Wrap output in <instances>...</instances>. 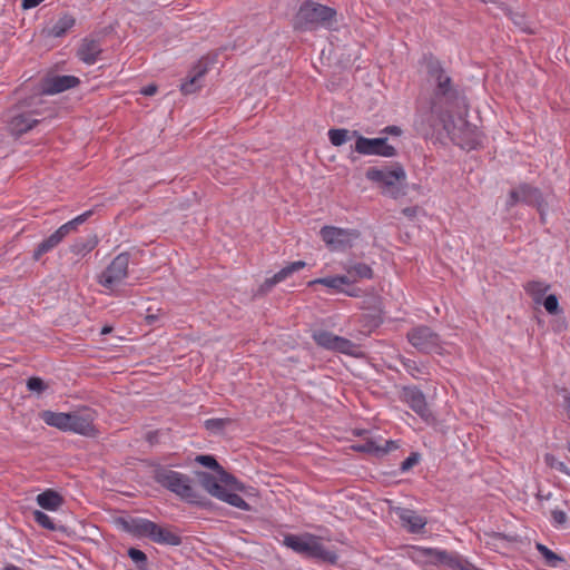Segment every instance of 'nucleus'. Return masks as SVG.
Here are the masks:
<instances>
[{"mask_svg": "<svg viewBox=\"0 0 570 570\" xmlns=\"http://www.w3.org/2000/svg\"><path fill=\"white\" fill-rule=\"evenodd\" d=\"M525 291L527 293H529L530 295L533 296L534 301L535 302H539L540 298L546 294V292L549 289V285L543 283V282H539V281H532V282H529L527 285H525Z\"/></svg>", "mask_w": 570, "mask_h": 570, "instance_id": "obj_38", "label": "nucleus"}, {"mask_svg": "<svg viewBox=\"0 0 570 570\" xmlns=\"http://www.w3.org/2000/svg\"><path fill=\"white\" fill-rule=\"evenodd\" d=\"M336 16L337 12L334 8L306 1L301 4L295 16L294 28L297 30L332 29L336 23Z\"/></svg>", "mask_w": 570, "mask_h": 570, "instance_id": "obj_2", "label": "nucleus"}, {"mask_svg": "<svg viewBox=\"0 0 570 570\" xmlns=\"http://www.w3.org/2000/svg\"><path fill=\"white\" fill-rule=\"evenodd\" d=\"M76 23L75 18L69 13L60 16L50 27L47 29V36L53 38H60L65 36Z\"/></svg>", "mask_w": 570, "mask_h": 570, "instance_id": "obj_28", "label": "nucleus"}, {"mask_svg": "<svg viewBox=\"0 0 570 570\" xmlns=\"http://www.w3.org/2000/svg\"><path fill=\"white\" fill-rule=\"evenodd\" d=\"M2 570H21V569L14 564H7Z\"/></svg>", "mask_w": 570, "mask_h": 570, "instance_id": "obj_54", "label": "nucleus"}, {"mask_svg": "<svg viewBox=\"0 0 570 570\" xmlns=\"http://www.w3.org/2000/svg\"><path fill=\"white\" fill-rule=\"evenodd\" d=\"M92 212L87 210L82 213L81 215L75 217L73 219L61 225L55 234L58 236V238L62 242L71 232L77 230V228L83 224L90 216Z\"/></svg>", "mask_w": 570, "mask_h": 570, "instance_id": "obj_31", "label": "nucleus"}, {"mask_svg": "<svg viewBox=\"0 0 570 570\" xmlns=\"http://www.w3.org/2000/svg\"><path fill=\"white\" fill-rule=\"evenodd\" d=\"M403 366L405 371L412 375L414 379H421L424 374H426L425 367L421 366L414 360L406 358L403 361Z\"/></svg>", "mask_w": 570, "mask_h": 570, "instance_id": "obj_40", "label": "nucleus"}, {"mask_svg": "<svg viewBox=\"0 0 570 570\" xmlns=\"http://www.w3.org/2000/svg\"><path fill=\"white\" fill-rule=\"evenodd\" d=\"M94 246L95 244L86 245L82 240H78L72 245L71 250L75 254L80 255L90 252L94 248Z\"/></svg>", "mask_w": 570, "mask_h": 570, "instance_id": "obj_48", "label": "nucleus"}, {"mask_svg": "<svg viewBox=\"0 0 570 570\" xmlns=\"http://www.w3.org/2000/svg\"><path fill=\"white\" fill-rule=\"evenodd\" d=\"M33 520L42 528L47 530H56V524L53 520L40 510H36L32 512Z\"/></svg>", "mask_w": 570, "mask_h": 570, "instance_id": "obj_41", "label": "nucleus"}, {"mask_svg": "<svg viewBox=\"0 0 570 570\" xmlns=\"http://www.w3.org/2000/svg\"><path fill=\"white\" fill-rule=\"evenodd\" d=\"M396 448L397 445L394 441H385L384 445L377 444L374 441H367L362 446V450L375 453H387L389 451L394 450Z\"/></svg>", "mask_w": 570, "mask_h": 570, "instance_id": "obj_39", "label": "nucleus"}, {"mask_svg": "<svg viewBox=\"0 0 570 570\" xmlns=\"http://www.w3.org/2000/svg\"><path fill=\"white\" fill-rule=\"evenodd\" d=\"M92 212L87 210L82 213L81 215L75 217L73 219L61 225L55 234L58 236V238L62 242L71 232L77 230V228L83 224L90 216Z\"/></svg>", "mask_w": 570, "mask_h": 570, "instance_id": "obj_33", "label": "nucleus"}, {"mask_svg": "<svg viewBox=\"0 0 570 570\" xmlns=\"http://www.w3.org/2000/svg\"><path fill=\"white\" fill-rule=\"evenodd\" d=\"M409 558L421 567L446 566L455 570H468L469 562L459 553L440 548L412 546L407 551Z\"/></svg>", "mask_w": 570, "mask_h": 570, "instance_id": "obj_3", "label": "nucleus"}, {"mask_svg": "<svg viewBox=\"0 0 570 570\" xmlns=\"http://www.w3.org/2000/svg\"><path fill=\"white\" fill-rule=\"evenodd\" d=\"M563 410L566 411L567 417L570 421V393L563 395Z\"/></svg>", "mask_w": 570, "mask_h": 570, "instance_id": "obj_50", "label": "nucleus"}, {"mask_svg": "<svg viewBox=\"0 0 570 570\" xmlns=\"http://www.w3.org/2000/svg\"><path fill=\"white\" fill-rule=\"evenodd\" d=\"M419 462V455L416 453H413L411 454L409 458H406L402 464H401V469L402 471H407L410 470L414 464H416Z\"/></svg>", "mask_w": 570, "mask_h": 570, "instance_id": "obj_49", "label": "nucleus"}, {"mask_svg": "<svg viewBox=\"0 0 570 570\" xmlns=\"http://www.w3.org/2000/svg\"><path fill=\"white\" fill-rule=\"evenodd\" d=\"M384 132L399 136L401 134V129L396 126H389L384 129Z\"/></svg>", "mask_w": 570, "mask_h": 570, "instance_id": "obj_52", "label": "nucleus"}, {"mask_svg": "<svg viewBox=\"0 0 570 570\" xmlns=\"http://www.w3.org/2000/svg\"><path fill=\"white\" fill-rule=\"evenodd\" d=\"M366 178L377 184L384 194L397 198L402 194V186L406 179V174L401 166L392 168L372 167L367 169Z\"/></svg>", "mask_w": 570, "mask_h": 570, "instance_id": "obj_5", "label": "nucleus"}, {"mask_svg": "<svg viewBox=\"0 0 570 570\" xmlns=\"http://www.w3.org/2000/svg\"><path fill=\"white\" fill-rule=\"evenodd\" d=\"M150 540L159 544L179 546L181 539L178 534L170 531L168 528L160 527L155 523V529L150 535Z\"/></svg>", "mask_w": 570, "mask_h": 570, "instance_id": "obj_29", "label": "nucleus"}, {"mask_svg": "<svg viewBox=\"0 0 570 570\" xmlns=\"http://www.w3.org/2000/svg\"><path fill=\"white\" fill-rule=\"evenodd\" d=\"M79 79L75 76H55L47 80L46 92L53 95L59 94L78 85Z\"/></svg>", "mask_w": 570, "mask_h": 570, "instance_id": "obj_23", "label": "nucleus"}, {"mask_svg": "<svg viewBox=\"0 0 570 570\" xmlns=\"http://www.w3.org/2000/svg\"><path fill=\"white\" fill-rule=\"evenodd\" d=\"M40 417L47 425L56 428L60 431L67 432L69 429V413L47 410L40 413Z\"/></svg>", "mask_w": 570, "mask_h": 570, "instance_id": "obj_30", "label": "nucleus"}, {"mask_svg": "<svg viewBox=\"0 0 570 570\" xmlns=\"http://www.w3.org/2000/svg\"><path fill=\"white\" fill-rule=\"evenodd\" d=\"M407 340L413 347L423 353H441L440 336L430 327L421 325L407 333Z\"/></svg>", "mask_w": 570, "mask_h": 570, "instance_id": "obj_10", "label": "nucleus"}, {"mask_svg": "<svg viewBox=\"0 0 570 570\" xmlns=\"http://www.w3.org/2000/svg\"><path fill=\"white\" fill-rule=\"evenodd\" d=\"M219 500L230 504L232 507H235L237 509L248 511L250 510L249 504L237 493L230 491L229 489L225 488Z\"/></svg>", "mask_w": 570, "mask_h": 570, "instance_id": "obj_35", "label": "nucleus"}, {"mask_svg": "<svg viewBox=\"0 0 570 570\" xmlns=\"http://www.w3.org/2000/svg\"><path fill=\"white\" fill-rule=\"evenodd\" d=\"M444 129L451 139L463 148L473 149L480 144V135L475 126L469 124L465 119L459 118L458 122L446 121Z\"/></svg>", "mask_w": 570, "mask_h": 570, "instance_id": "obj_9", "label": "nucleus"}, {"mask_svg": "<svg viewBox=\"0 0 570 570\" xmlns=\"http://www.w3.org/2000/svg\"><path fill=\"white\" fill-rule=\"evenodd\" d=\"M544 461L547 465H549L550 468L556 469L559 472L570 476V468L564 462L559 461L554 455L546 454Z\"/></svg>", "mask_w": 570, "mask_h": 570, "instance_id": "obj_42", "label": "nucleus"}, {"mask_svg": "<svg viewBox=\"0 0 570 570\" xmlns=\"http://www.w3.org/2000/svg\"><path fill=\"white\" fill-rule=\"evenodd\" d=\"M157 91V87L155 85L146 86L141 89V94L145 96H153Z\"/></svg>", "mask_w": 570, "mask_h": 570, "instance_id": "obj_51", "label": "nucleus"}, {"mask_svg": "<svg viewBox=\"0 0 570 570\" xmlns=\"http://www.w3.org/2000/svg\"><path fill=\"white\" fill-rule=\"evenodd\" d=\"M154 479L161 487L175 493L189 503H199L198 495L191 485L188 475L174 471L166 466H158L154 470Z\"/></svg>", "mask_w": 570, "mask_h": 570, "instance_id": "obj_4", "label": "nucleus"}, {"mask_svg": "<svg viewBox=\"0 0 570 570\" xmlns=\"http://www.w3.org/2000/svg\"><path fill=\"white\" fill-rule=\"evenodd\" d=\"M328 139L333 146L340 147L347 142L352 137L358 136L357 131H350L344 128L338 129H330L328 132Z\"/></svg>", "mask_w": 570, "mask_h": 570, "instance_id": "obj_34", "label": "nucleus"}, {"mask_svg": "<svg viewBox=\"0 0 570 570\" xmlns=\"http://www.w3.org/2000/svg\"><path fill=\"white\" fill-rule=\"evenodd\" d=\"M38 505L48 511H57L63 504V498L53 490H46L36 498Z\"/></svg>", "mask_w": 570, "mask_h": 570, "instance_id": "obj_27", "label": "nucleus"}, {"mask_svg": "<svg viewBox=\"0 0 570 570\" xmlns=\"http://www.w3.org/2000/svg\"><path fill=\"white\" fill-rule=\"evenodd\" d=\"M227 420L224 419H209L205 421L207 430L213 432H219L226 426Z\"/></svg>", "mask_w": 570, "mask_h": 570, "instance_id": "obj_46", "label": "nucleus"}, {"mask_svg": "<svg viewBox=\"0 0 570 570\" xmlns=\"http://www.w3.org/2000/svg\"><path fill=\"white\" fill-rule=\"evenodd\" d=\"M92 212L87 210L82 213L81 215L75 217L73 219L61 225L55 234L58 236V238L62 242L71 232L77 230V228L83 224L90 216Z\"/></svg>", "mask_w": 570, "mask_h": 570, "instance_id": "obj_32", "label": "nucleus"}, {"mask_svg": "<svg viewBox=\"0 0 570 570\" xmlns=\"http://www.w3.org/2000/svg\"><path fill=\"white\" fill-rule=\"evenodd\" d=\"M97 412L90 407H81L69 412L68 431L87 438H95L99 431L96 428Z\"/></svg>", "mask_w": 570, "mask_h": 570, "instance_id": "obj_7", "label": "nucleus"}, {"mask_svg": "<svg viewBox=\"0 0 570 570\" xmlns=\"http://www.w3.org/2000/svg\"><path fill=\"white\" fill-rule=\"evenodd\" d=\"M518 203L537 206L541 214L542 220L544 219L543 197L538 188L528 184H521L517 188L512 189L509 194L507 205L508 207H513Z\"/></svg>", "mask_w": 570, "mask_h": 570, "instance_id": "obj_11", "label": "nucleus"}, {"mask_svg": "<svg viewBox=\"0 0 570 570\" xmlns=\"http://www.w3.org/2000/svg\"><path fill=\"white\" fill-rule=\"evenodd\" d=\"M156 320H157V316H156V315H154V314H150V315H147V316H146V321H147V323H148L149 325L154 324Z\"/></svg>", "mask_w": 570, "mask_h": 570, "instance_id": "obj_53", "label": "nucleus"}, {"mask_svg": "<svg viewBox=\"0 0 570 570\" xmlns=\"http://www.w3.org/2000/svg\"><path fill=\"white\" fill-rule=\"evenodd\" d=\"M283 544L295 553L305 558L316 559L335 564L338 556L335 551L327 549L321 537L305 532L302 534H286Z\"/></svg>", "mask_w": 570, "mask_h": 570, "instance_id": "obj_1", "label": "nucleus"}, {"mask_svg": "<svg viewBox=\"0 0 570 570\" xmlns=\"http://www.w3.org/2000/svg\"><path fill=\"white\" fill-rule=\"evenodd\" d=\"M128 556L135 563H145L147 561L146 554L136 548H130L128 550Z\"/></svg>", "mask_w": 570, "mask_h": 570, "instance_id": "obj_47", "label": "nucleus"}, {"mask_svg": "<svg viewBox=\"0 0 570 570\" xmlns=\"http://www.w3.org/2000/svg\"><path fill=\"white\" fill-rule=\"evenodd\" d=\"M196 462L202 464L203 466H206L208 469H212L217 472V475L220 476V481L225 484H239L237 480L229 473H227L216 461V459L212 455H197Z\"/></svg>", "mask_w": 570, "mask_h": 570, "instance_id": "obj_24", "label": "nucleus"}, {"mask_svg": "<svg viewBox=\"0 0 570 570\" xmlns=\"http://www.w3.org/2000/svg\"><path fill=\"white\" fill-rule=\"evenodd\" d=\"M551 523L557 529L566 528L568 523V515L563 510L558 508L551 511Z\"/></svg>", "mask_w": 570, "mask_h": 570, "instance_id": "obj_43", "label": "nucleus"}, {"mask_svg": "<svg viewBox=\"0 0 570 570\" xmlns=\"http://www.w3.org/2000/svg\"><path fill=\"white\" fill-rule=\"evenodd\" d=\"M343 269L346 272L344 277H350L348 285H352L360 279H371L373 277L372 267L362 262H346L343 264Z\"/></svg>", "mask_w": 570, "mask_h": 570, "instance_id": "obj_21", "label": "nucleus"}, {"mask_svg": "<svg viewBox=\"0 0 570 570\" xmlns=\"http://www.w3.org/2000/svg\"><path fill=\"white\" fill-rule=\"evenodd\" d=\"M428 73L429 79L435 85L436 96H448L451 92V78L445 75L439 61H428Z\"/></svg>", "mask_w": 570, "mask_h": 570, "instance_id": "obj_15", "label": "nucleus"}, {"mask_svg": "<svg viewBox=\"0 0 570 570\" xmlns=\"http://www.w3.org/2000/svg\"><path fill=\"white\" fill-rule=\"evenodd\" d=\"M535 549L539 551V553L543 557V559L546 560V563L549 566V567H558V564L560 562L563 561V558H561L560 556H558L557 553H554L552 550H550L547 546H544L543 543H537L535 544Z\"/></svg>", "mask_w": 570, "mask_h": 570, "instance_id": "obj_37", "label": "nucleus"}, {"mask_svg": "<svg viewBox=\"0 0 570 570\" xmlns=\"http://www.w3.org/2000/svg\"><path fill=\"white\" fill-rule=\"evenodd\" d=\"M101 51L98 40L85 38L77 50V57L87 65H94L98 61Z\"/></svg>", "mask_w": 570, "mask_h": 570, "instance_id": "obj_19", "label": "nucleus"}, {"mask_svg": "<svg viewBox=\"0 0 570 570\" xmlns=\"http://www.w3.org/2000/svg\"><path fill=\"white\" fill-rule=\"evenodd\" d=\"M198 478H199V482L202 484V487L213 497L215 498H219L220 494L223 493V491L225 490V488L228 485V484H225L224 482L220 481V476L218 475V478L212 475L210 473H207V472H200L198 473Z\"/></svg>", "mask_w": 570, "mask_h": 570, "instance_id": "obj_26", "label": "nucleus"}, {"mask_svg": "<svg viewBox=\"0 0 570 570\" xmlns=\"http://www.w3.org/2000/svg\"><path fill=\"white\" fill-rule=\"evenodd\" d=\"M305 266H306V263L304 261H296V262L289 263L288 265L283 267L281 271H278L276 274H274L272 277L266 278L265 282L261 286V291L262 292L271 291L273 286L285 281L292 274L301 271Z\"/></svg>", "mask_w": 570, "mask_h": 570, "instance_id": "obj_22", "label": "nucleus"}, {"mask_svg": "<svg viewBox=\"0 0 570 570\" xmlns=\"http://www.w3.org/2000/svg\"><path fill=\"white\" fill-rule=\"evenodd\" d=\"M110 331H111V328H110V327H104V328L101 330V334H107V333H109Z\"/></svg>", "mask_w": 570, "mask_h": 570, "instance_id": "obj_55", "label": "nucleus"}, {"mask_svg": "<svg viewBox=\"0 0 570 570\" xmlns=\"http://www.w3.org/2000/svg\"><path fill=\"white\" fill-rule=\"evenodd\" d=\"M207 72L205 62L199 61L189 72L187 80L180 85V90L184 95L196 92L203 87V78Z\"/></svg>", "mask_w": 570, "mask_h": 570, "instance_id": "obj_18", "label": "nucleus"}, {"mask_svg": "<svg viewBox=\"0 0 570 570\" xmlns=\"http://www.w3.org/2000/svg\"><path fill=\"white\" fill-rule=\"evenodd\" d=\"M312 337L318 346L330 351L352 355L357 348L352 341L324 330L314 331Z\"/></svg>", "mask_w": 570, "mask_h": 570, "instance_id": "obj_12", "label": "nucleus"}, {"mask_svg": "<svg viewBox=\"0 0 570 570\" xmlns=\"http://www.w3.org/2000/svg\"><path fill=\"white\" fill-rule=\"evenodd\" d=\"M61 240L58 238V236L55 234V232L43 239L36 248L35 250V259H39L43 254L50 252L55 247H57Z\"/></svg>", "mask_w": 570, "mask_h": 570, "instance_id": "obj_36", "label": "nucleus"}, {"mask_svg": "<svg viewBox=\"0 0 570 570\" xmlns=\"http://www.w3.org/2000/svg\"><path fill=\"white\" fill-rule=\"evenodd\" d=\"M396 514L402 523V525L410 533H420L425 528L428 520L424 515L417 513L414 510L400 508L396 510Z\"/></svg>", "mask_w": 570, "mask_h": 570, "instance_id": "obj_16", "label": "nucleus"}, {"mask_svg": "<svg viewBox=\"0 0 570 570\" xmlns=\"http://www.w3.org/2000/svg\"><path fill=\"white\" fill-rule=\"evenodd\" d=\"M350 277H344V275H335L327 276L322 278H316L308 282V286H314L316 284L326 286L331 289H334L336 293H343L347 296L355 297L358 295L357 291L354 288H345L344 286L348 285Z\"/></svg>", "mask_w": 570, "mask_h": 570, "instance_id": "obj_17", "label": "nucleus"}, {"mask_svg": "<svg viewBox=\"0 0 570 570\" xmlns=\"http://www.w3.org/2000/svg\"><path fill=\"white\" fill-rule=\"evenodd\" d=\"M27 387L29 391L40 394L46 391L48 386L40 377H30L27 381Z\"/></svg>", "mask_w": 570, "mask_h": 570, "instance_id": "obj_44", "label": "nucleus"}, {"mask_svg": "<svg viewBox=\"0 0 570 570\" xmlns=\"http://www.w3.org/2000/svg\"><path fill=\"white\" fill-rule=\"evenodd\" d=\"M129 263L128 253L117 255L99 275V284L109 291L117 288L128 276Z\"/></svg>", "mask_w": 570, "mask_h": 570, "instance_id": "obj_6", "label": "nucleus"}, {"mask_svg": "<svg viewBox=\"0 0 570 570\" xmlns=\"http://www.w3.org/2000/svg\"><path fill=\"white\" fill-rule=\"evenodd\" d=\"M320 234L323 242L333 252H344L351 248L360 237V233L355 229H344L335 226H324Z\"/></svg>", "mask_w": 570, "mask_h": 570, "instance_id": "obj_8", "label": "nucleus"}, {"mask_svg": "<svg viewBox=\"0 0 570 570\" xmlns=\"http://www.w3.org/2000/svg\"><path fill=\"white\" fill-rule=\"evenodd\" d=\"M354 150L361 155H375L382 157L395 156V148L387 142V138H365L357 136Z\"/></svg>", "mask_w": 570, "mask_h": 570, "instance_id": "obj_13", "label": "nucleus"}, {"mask_svg": "<svg viewBox=\"0 0 570 570\" xmlns=\"http://www.w3.org/2000/svg\"><path fill=\"white\" fill-rule=\"evenodd\" d=\"M402 401L406 403L424 422L431 423L434 416L426 403L424 393L414 386L404 387Z\"/></svg>", "mask_w": 570, "mask_h": 570, "instance_id": "obj_14", "label": "nucleus"}, {"mask_svg": "<svg viewBox=\"0 0 570 570\" xmlns=\"http://www.w3.org/2000/svg\"><path fill=\"white\" fill-rule=\"evenodd\" d=\"M543 306L546 311L550 314H557L559 308L558 298L556 295H548L543 301Z\"/></svg>", "mask_w": 570, "mask_h": 570, "instance_id": "obj_45", "label": "nucleus"}, {"mask_svg": "<svg viewBox=\"0 0 570 570\" xmlns=\"http://www.w3.org/2000/svg\"><path fill=\"white\" fill-rule=\"evenodd\" d=\"M37 122L38 120L30 114H17L11 117L9 129L13 135L19 136L30 130Z\"/></svg>", "mask_w": 570, "mask_h": 570, "instance_id": "obj_25", "label": "nucleus"}, {"mask_svg": "<svg viewBox=\"0 0 570 570\" xmlns=\"http://www.w3.org/2000/svg\"><path fill=\"white\" fill-rule=\"evenodd\" d=\"M124 529L132 535L149 538L155 529V522L145 518H130L122 520Z\"/></svg>", "mask_w": 570, "mask_h": 570, "instance_id": "obj_20", "label": "nucleus"}]
</instances>
